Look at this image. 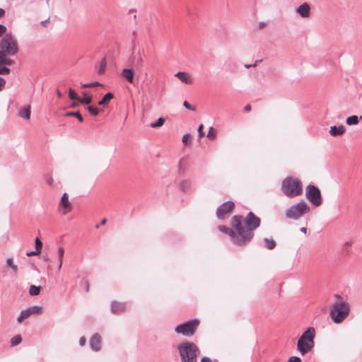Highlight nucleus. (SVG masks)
<instances>
[{
	"label": "nucleus",
	"instance_id": "nucleus-19",
	"mask_svg": "<svg viewBox=\"0 0 362 362\" xmlns=\"http://www.w3.org/2000/svg\"><path fill=\"white\" fill-rule=\"evenodd\" d=\"M18 115L22 118L28 119L30 117V106L22 107L18 112Z\"/></svg>",
	"mask_w": 362,
	"mask_h": 362
},
{
	"label": "nucleus",
	"instance_id": "nucleus-22",
	"mask_svg": "<svg viewBox=\"0 0 362 362\" xmlns=\"http://www.w3.org/2000/svg\"><path fill=\"white\" fill-rule=\"evenodd\" d=\"M83 98H78V102L83 105H88L92 101V98L90 95H88L86 92L83 93Z\"/></svg>",
	"mask_w": 362,
	"mask_h": 362
},
{
	"label": "nucleus",
	"instance_id": "nucleus-47",
	"mask_svg": "<svg viewBox=\"0 0 362 362\" xmlns=\"http://www.w3.org/2000/svg\"><path fill=\"white\" fill-rule=\"evenodd\" d=\"M175 331L178 334L181 333V324L176 326Z\"/></svg>",
	"mask_w": 362,
	"mask_h": 362
},
{
	"label": "nucleus",
	"instance_id": "nucleus-24",
	"mask_svg": "<svg viewBox=\"0 0 362 362\" xmlns=\"http://www.w3.org/2000/svg\"><path fill=\"white\" fill-rule=\"evenodd\" d=\"M193 77L190 74L182 72V83L191 85L193 83Z\"/></svg>",
	"mask_w": 362,
	"mask_h": 362
},
{
	"label": "nucleus",
	"instance_id": "nucleus-1",
	"mask_svg": "<svg viewBox=\"0 0 362 362\" xmlns=\"http://www.w3.org/2000/svg\"><path fill=\"white\" fill-rule=\"evenodd\" d=\"M260 218L252 212H250L245 218L242 216H234L230 220L231 228L219 226L218 229L228 235L232 241L242 246L250 242L253 238V230L260 225Z\"/></svg>",
	"mask_w": 362,
	"mask_h": 362
},
{
	"label": "nucleus",
	"instance_id": "nucleus-51",
	"mask_svg": "<svg viewBox=\"0 0 362 362\" xmlns=\"http://www.w3.org/2000/svg\"><path fill=\"white\" fill-rule=\"evenodd\" d=\"M43 260L45 262H50V258L47 255H44Z\"/></svg>",
	"mask_w": 362,
	"mask_h": 362
},
{
	"label": "nucleus",
	"instance_id": "nucleus-54",
	"mask_svg": "<svg viewBox=\"0 0 362 362\" xmlns=\"http://www.w3.org/2000/svg\"><path fill=\"white\" fill-rule=\"evenodd\" d=\"M175 77L178 78L181 80V71H178L177 74H175Z\"/></svg>",
	"mask_w": 362,
	"mask_h": 362
},
{
	"label": "nucleus",
	"instance_id": "nucleus-21",
	"mask_svg": "<svg viewBox=\"0 0 362 362\" xmlns=\"http://www.w3.org/2000/svg\"><path fill=\"white\" fill-rule=\"evenodd\" d=\"M64 255V250L62 247H59L57 250V257H58V266L57 269L58 271H59L62 268V263H63V258Z\"/></svg>",
	"mask_w": 362,
	"mask_h": 362
},
{
	"label": "nucleus",
	"instance_id": "nucleus-34",
	"mask_svg": "<svg viewBox=\"0 0 362 362\" xmlns=\"http://www.w3.org/2000/svg\"><path fill=\"white\" fill-rule=\"evenodd\" d=\"M182 143L188 146L191 144V136L189 134H185L182 136Z\"/></svg>",
	"mask_w": 362,
	"mask_h": 362
},
{
	"label": "nucleus",
	"instance_id": "nucleus-31",
	"mask_svg": "<svg viewBox=\"0 0 362 362\" xmlns=\"http://www.w3.org/2000/svg\"><path fill=\"white\" fill-rule=\"evenodd\" d=\"M209 139L214 140L216 136V131L214 127H210L207 136Z\"/></svg>",
	"mask_w": 362,
	"mask_h": 362
},
{
	"label": "nucleus",
	"instance_id": "nucleus-39",
	"mask_svg": "<svg viewBox=\"0 0 362 362\" xmlns=\"http://www.w3.org/2000/svg\"><path fill=\"white\" fill-rule=\"evenodd\" d=\"M182 105H184L185 107H186L187 109L189 110H192V111H196V106L195 105H192L191 104H189L188 102L187 101H184L182 103Z\"/></svg>",
	"mask_w": 362,
	"mask_h": 362
},
{
	"label": "nucleus",
	"instance_id": "nucleus-2",
	"mask_svg": "<svg viewBox=\"0 0 362 362\" xmlns=\"http://www.w3.org/2000/svg\"><path fill=\"white\" fill-rule=\"evenodd\" d=\"M281 189L286 197L292 198L303 193V184L298 177H287L283 180Z\"/></svg>",
	"mask_w": 362,
	"mask_h": 362
},
{
	"label": "nucleus",
	"instance_id": "nucleus-46",
	"mask_svg": "<svg viewBox=\"0 0 362 362\" xmlns=\"http://www.w3.org/2000/svg\"><path fill=\"white\" fill-rule=\"evenodd\" d=\"M86 339L84 337H81L79 339V344L80 346H83L86 344Z\"/></svg>",
	"mask_w": 362,
	"mask_h": 362
},
{
	"label": "nucleus",
	"instance_id": "nucleus-8",
	"mask_svg": "<svg viewBox=\"0 0 362 362\" xmlns=\"http://www.w3.org/2000/svg\"><path fill=\"white\" fill-rule=\"evenodd\" d=\"M305 196L308 200L315 206H320L322 203L321 192L315 185H309L307 186Z\"/></svg>",
	"mask_w": 362,
	"mask_h": 362
},
{
	"label": "nucleus",
	"instance_id": "nucleus-17",
	"mask_svg": "<svg viewBox=\"0 0 362 362\" xmlns=\"http://www.w3.org/2000/svg\"><path fill=\"white\" fill-rule=\"evenodd\" d=\"M345 131L346 129L343 125H340L339 127L332 126L330 127L329 134L332 136H337L344 134Z\"/></svg>",
	"mask_w": 362,
	"mask_h": 362
},
{
	"label": "nucleus",
	"instance_id": "nucleus-6",
	"mask_svg": "<svg viewBox=\"0 0 362 362\" xmlns=\"http://www.w3.org/2000/svg\"><path fill=\"white\" fill-rule=\"evenodd\" d=\"M199 350L197 345L191 342H182V362H197Z\"/></svg>",
	"mask_w": 362,
	"mask_h": 362
},
{
	"label": "nucleus",
	"instance_id": "nucleus-37",
	"mask_svg": "<svg viewBox=\"0 0 362 362\" xmlns=\"http://www.w3.org/2000/svg\"><path fill=\"white\" fill-rule=\"evenodd\" d=\"M10 73V69L6 67V66L0 65V74L1 75H8Z\"/></svg>",
	"mask_w": 362,
	"mask_h": 362
},
{
	"label": "nucleus",
	"instance_id": "nucleus-59",
	"mask_svg": "<svg viewBox=\"0 0 362 362\" xmlns=\"http://www.w3.org/2000/svg\"><path fill=\"white\" fill-rule=\"evenodd\" d=\"M300 230H301L303 233H306V228H300Z\"/></svg>",
	"mask_w": 362,
	"mask_h": 362
},
{
	"label": "nucleus",
	"instance_id": "nucleus-3",
	"mask_svg": "<svg viewBox=\"0 0 362 362\" xmlns=\"http://www.w3.org/2000/svg\"><path fill=\"white\" fill-rule=\"evenodd\" d=\"M349 312L350 305L346 301L339 300L332 305L329 315L334 323L340 324L347 318Z\"/></svg>",
	"mask_w": 362,
	"mask_h": 362
},
{
	"label": "nucleus",
	"instance_id": "nucleus-26",
	"mask_svg": "<svg viewBox=\"0 0 362 362\" xmlns=\"http://www.w3.org/2000/svg\"><path fill=\"white\" fill-rule=\"evenodd\" d=\"M41 290V286H37L35 285H31L29 289V293L30 296H37Z\"/></svg>",
	"mask_w": 362,
	"mask_h": 362
},
{
	"label": "nucleus",
	"instance_id": "nucleus-44",
	"mask_svg": "<svg viewBox=\"0 0 362 362\" xmlns=\"http://www.w3.org/2000/svg\"><path fill=\"white\" fill-rule=\"evenodd\" d=\"M288 362H301V360L300 358L298 357H296V356H291L289 360H288Z\"/></svg>",
	"mask_w": 362,
	"mask_h": 362
},
{
	"label": "nucleus",
	"instance_id": "nucleus-10",
	"mask_svg": "<svg viewBox=\"0 0 362 362\" xmlns=\"http://www.w3.org/2000/svg\"><path fill=\"white\" fill-rule=\"evenodd\" d=\"M235 207L233 202L228 201L221 204L216 211L217 217L220 219H224L230 214Z\"/></svg>",
	"mask_w": 362,
	"mask_h": 362
},
{
	"label": "nucleus",
	"instance_id": "nucleus-40",
	"mask_svg": "<svg viewBox=\"0 0 362 362\" xmlns=\"http://www.w3.org/2000/svg\"><path fill=\"white\" fill-rule=\"evenodd\" d=\"M7 28L2 24H0V37L5 35Z\"/></svg>",
	"mask_w": 362,
	"mask_h": 362
},
{
	"label": "nucleus",
	"instance_id": "nucleus-56",
	"mask_svg": "<svg viewBox=\"0 0 362 362\" xmlns=\"http://www.w3.org/2000/svg\"><path fill=\"white\" fill-rule=\"evenodd\" d=\"M265 25H266V23H262H262H259V28H264Z\"/></svg>",
	"mask_w": 362,
	"mask_h": 362
},
{
	"label": "nucleus",
	"instance_id": "nucleus-53",
	"mask_svg": "<svg viewBox=\"0 0 362 362\" xmlns=\"http://www.w3.org/2000/svg\"><path fill=\"white\" fill-rule=\"evenodd\" d=\"M1 64H6V65H11V59H8L6 58V63H1Z\"/></svg>",
	"mask_w": 362,
	"mask_h": 362
},
{
	"label": "nucleus",
	"instance_id": "nucleus-41",
	"mask_svg": "<svg viewBox=\"0 0 362 362\" xmlns=\"http://www.w3.org/2000/svg\"><path fill=\"white\" fill-rule=\"evenodd\" d=\"M6 56L5 55L4 52L0 50V64L6 63Z\"/></svg>",
	"mask_w": 362,
	"mask_h": 362
},
{
	"label": "nucleus",
	"instance_id": "nucleus-55",
	"mask_svg": "<svg viewBox=\"0 0 362 362\" xmlns=\"http://www.w3.org/2000/svg\"><path fill=\"white\" fill-rule=\"evenodd\" d=\"M57 95L58 98H62V93L60 92L59 90H57Z\"/></svg>",
	"mask_w": 362,
	"mask_h": 362
},
{
	"label": "nucleus",
	"instance_id": "nucleus-28",
	"mask_svg": "<svg viewBox=\"0 0 362 362\" xmlns=\"http://www.w3.org/2000/svg\"><path fill=\"white\" fill-rule=\"evenodd\" d=\"M6 265L15 272L18 270V266L13 263V259L11 257L6 259Z\"/></svg>",
	"mask_w": 362,
	"mask_h": 362
},
{
	"label": "nucleus",
	"instance_id": "nucleus-62",
	"mask_svg": "<svg viewBox=\"0 0 362 362\" xmlns=\"http://www.w3.org/2000/svg\"><path fill=\"white\" fill-rule=\"evenodd\" d=\"M258 61H257L255 64L253 65V66H257V64Z\"/></svg>",
	"mask_w": 362,
	"mask_h": 362
},
{
	"label": "nucleus",
	"instance_id": "nucleus-52",
	"mask_svg": "<svg viewBox=\"0 0 362 362\" xmlns=\"http://www.w3.org/2000/svg\"><path fill=\"white\" fill-rule=\"evenodd\" d=\"M5 14V11L0 8V18L3 17Z\"/></svg>",
	"mask_w": 362,
	"mask_h": 362
},
{
	"label": "nucleus",
	"instance_id": "nucleus-58",
	"mask_svg": "<svg viewBox=\"0 0 362 362\" xmlns=\"http://www.w3.org/2000/svg\"><path fill=\"white\" fill-rule=\"evenodd\" d=\"M107 222V219L106 218H103L102 221H101V223L100 224L101 225H105Z\"/></svg>",
	"mask_w": 362,
	"mask_h": 362
},
{
	"label": "nucleus",
	"instance_id": "nucleus-5",
	"mask_svg": "<svg viewBox=\"0 0 362 362\" xmlns=\"http://www.w3.org/2000/svg\"><path fill=\"white\" fill-rule=\"evenodd\" d=\"M0 48L6 56H13L18 51L16 40L11 34H6L3 37L0 41Z\"/></svg>",
	"mask_w": 362,
	"mask_h": 362
},
{
	"label": "nucleus",
	"instance_id": "nucleus-45",
	"mask_svg": "<svg viewBox=\"0 0 362 362\" xmlns=\"http://www.w3.org/2000/svg\"><path fill=\"white\" fill-rule=\"evenodd\" d=\"M6 84V80L1 77H0V91L3 89Z\"/></svg>",
	"mask_w": 362,
	"mask_h": 362
},
{
	"label": "nucleus",
	"instance_id": "nucleus-29",
	"mask_svg": "<svg viewBox=\"0 0 362 362\" xmlns=\"http://www.w3.org/2000/svg\"><path fill=\"white\" fill-rule=\"evenodd\" d=\"M106 65H107L106 59H105V57H103L100 62V66L98 68V74H103L105 71Z\"/></svg>",
	"mask_w": 362,
	"mask_h": 362
},
{
	"label": "nucleus",
	"instance_id": "nucleus-61",
	"mask_svg": "<svg viewBox=\"0 0 362 362\" xmlns=\"http://www.w3.org/2000/svg\"><path fill=\"white\" fill-rule=\"evenodd\" d=\"M252 66V65H250V64H245V66L246 68H250V67H251Z\"/></svg>",
	"mask_w": 362,
	"mask_h": 362
},
{
	"label": "nucleus",
	"instance_id": "nucleus-30",
	"mask_svg": "<svg viewBox=\"0 0 362 362\" xmlns=\"http://www.w3.org/2000/svg\"><path fill=\"white\" fill-rule=\"evenodd\" d=\"M164 122H165L164 118L160 117V118L158 119V120L156 122H152L150 124V126L152 128H156V127H161L164 124Z\"/></svg>",
	"mask_w": 362,
	"mask_h": 362
},
{
	"label": "nucleus",
	"instance_id": "nucleus-64",
	"mask_svg": "<svg viewBox=\"0 0 362 362\" xmlns=\"http://www.w3.org/2000/svg\"><path fill=\"white\" fill-rule=\"evenodd\" d=\"M360 119H362V115L360 117Z\"/></svg>",
	"mask_w": 362,
	"mask_h": 362
},
{
	"label": "nucleus",
	"instance_id": "nucleus-50",
	"mask_svg": "<svg viewBox=\"0 0 362 362\" xmlns=\"http://www.w3.org/2000/svg\"><path fill=\"white\" fill-rule=\"evenodd\" d=\"M49 18H47V20H45V21H42L40 22V24L44 26V27H46L47 26V23L49 22Z\"/></svg>",
	"mask_w": 362,
	"mask_h": 362
},
{
	"label": "nucleus",
	"instance_id": "nucleus-12",
	"mask_svg": "<svg viewBox=\"0 0 362 362\" xmlns=\"http://www.w3.org/2000/svg\"><path fill=\"white\" fill-rule=\"evenodd\" d=\"M59 206L63 208V214H66L71 210V204L69 200V196L67 193L65 192L63 194L59 202Z\"/></svg>",
	"mask_w": 362,
	"mask_h": 362
},
{
	"label": "nucleus",
	"instance_id": "nucleus-49",
	"mask_svg": "<svg viewBox=\"0 0 362 362\" xmlns=\"http://www.w3.org/2000/svg\"><path fill=\"white\" fill-rule=\"evenodd\" d=\"M201 362H212L211 360L208 357H203L201 359Z\"/></svg>",
	"mask_w": 362,
	"mask_h": 362
},
{
	"label": "nucleus",
	"instance_id": "nucleus-57",
	"mask_svg": "<svg viewBox=\"0 0 362 362\" xmlns=\"http://www.w3.org/2000/svg\"><path fill=\"white\" fill-rule=\"evenodd\" d=\"M177 349L180 353V355L181 356V344L177 345Z\"/></svg>",
	"mask_w": 362,
	"mask_h": 362
},
{
	"label": "nucleus",
	"instance_id": "nucleus-42",
	"mask_svg": "<svg viewBox=\"0 0 362 362\" xmlns=\"http://www.w3.org/2000/svg\"><path fill=\"white\" fill-rule=\"evenodd\" d=\"M203 128H204L203 124H200L198 128V133H199V137H202L204 135V133L203 132Z\"/></svg>",
	"mask_w": 362,
	"mask_h": 362
},
{
	"label": "nucleus",
	"instance_id": "nucleus-15",
	"mask_svg": "<svg viewBox=\"0 0 362 362\" xmlns=\"http://www.w3.org/2000/svg\"><path fill=\"white\" fill-rule=\"evenodd\" d=\"M297 13L302 18H308L310 14V7L308 3H303L297 8Z\"/></svg>",
	"mask_w": 362,
	"mask_h": 362
},
{
	"label": "nucleus",
	"instance_id": "nucleus-48",
	"mask_svg": "<svg viewBox=\"0 0 362 362\" xmlns=\"http://www.w3.org/2000/svg\"><path fill=\"white\" fill-rule=\"evenodd\" d=\"M251 109H252V107H251V105H245V107H244V110H245V112H250V111L251 110Z\"/></svg>",
	"mask_w": 362,
	"mask_h": 362
},
{
	"label": "nucleus",
	"instance_id": "nucleus-14",
	"mask_svg": "<svg viewBox=\"0 0 362 362\" xmlns=\"http://www.w3.org/2000/svg\"><path fill=\"white\" fill-rule=\"evenodd\" d=\"M132 64L136 69H141L144 64V59L141 55V52L139 49L131 58Z\"/></svg>",
	"mask_w": 362,
	"mask_h": 362
},
{
	"label": "nucleus",
	"instance_id": "nucleus-16",
	"mask_svg": "<svg viewBox=\"0 0 362 362\" xmlns=\"http://www.w3.org/2000/svg\"><path fill=\"white\" fill-rule=\"evenodd\" d=\"M126 309V303L117 301H113L111 304V311L115 314H118L124 312Z\"/></svg>",
	"mask_w": 362,
	"mask_h": 362
},
{
	"label": "nucleus",
	"instance_id": "nucleus-60",
	"mask_svg": "<svg viewBox=\"0 0 362 362\" xmlns=\"http://www.w3.org/2000/svg\"><path fill=\"white\" fill-rule=\"evenodd\" d=\"M77 106V104L76 103H73L71 107H76Z\"/></svg>",
	"mask_w": 362,
	"mask_h": 362
},
{
	"label": "nucleus",
	"instance_id": "nucleus-9",
	"mask_svg": "<svg viewBox=\"0 0 362 362\" xmlns=\"http://www.w3.org/2000/svg\"><path fill=\"white\" fill-rule=\"evenodd\" d=\"M42 307L40 305H33L30 306L28 308L21 310L20 315L18 316L17 320L18 322H21L23 320L27 319L31 315L33 314H42Z\"/></svg>",
	"mask_w": 362,
	"mask_h": 362
},
{
	"label": "nucleus",
	"instance_id": "nucleus-13",
	"mask_svg": "<svg viewBox=\"0 0 362 362\" xmlns=\"http://www.w3.org/2000/svg\"><path fill=\"white\" fill-rule=\"evenodd\" d=\"M90 346L94 351H98L101 349V337L98 333H95L90 339Z\"/></svg>",
	"mask_w": 362,
	"mask_h": 362
},
{
	"label": "nucleus",
	"instance_id": "nucleus-32",
	"mask_svg": "<svg viewBox=\"0 0 362 362\" xmlns=\"http://www.w3.org/2000/svg\"><path fill=\"white\" fill-rule=\"evenodd\" d=\"M69 97L71 100H76L78 102L79 97L77 95L76 91L71 88L69 89Z\"/></svg>",
	"mask_w": 362,
	"mask_h": 362
},
{
	"label": "nucleus",
	"instance_id": "nucleus-20",
	"mask_svg": "<svg viewBox=\"0 0 362 362\" xmlns=\"http://www.w3.org/2000/svg\"><path fill=\"white\" fill-rule=\"evenodd\" d=\"M114 98L113 93L109 92L106 93L103 98L98 102L99 105H106L110 100Z\"/></svg>",
	"mask_w": 362,
	"mask_h": 362
},
{
	"label": "nucleus",
	"instance_id": "nucleus-23",
	"mask_svg": "<svg viewBox=\"0 0 362 362\" xmlns=\"http://www.w3.org/2000/svg\"><path fill=\"white\" fill-rule=\"evenodd\" d=\"M64 116L76 117L81 122H83V117L79 112H67L65 113Z\"/></svg>",
	"mask_w": 362,
	"mask_h": 362
},
{
	"label": "nucleus",
	"instance_id": "nucleus-18",
	"mask_svg": "<svg viewBox=\"0 0 362 362\" xmlns=\"http://www.w3.org/2000/svg\"><path fill=\"white\" fill-rule=\"evenodd\" d=\"M122 76L126 78L129 83H134V72L132 69H124L121 74Z\"/></svg>",
	"mask_w": 362,
	"mask_h": 362
},
{
	"label": "nucleus",
	"instance_id": "nucleus-27",
	"mask_svg": "<svg viewBox=\"0 0 362 362\" xmlns=\"http://www.w3.org/2000/svg\"><path fill=\"white\" fill-rule=\"evenodd\" d=\"M265 247L269 250H273L276 247V242L273 239H264Z\"/></svg>",
	"mask_w": 362,
	"mask_h": 362
},
{
	"label": "nucleus",
	"instance_id": "nucleus-25",
	"mask_svg": "<svg viewBox=\"0 0 362 362\" xmlns=\"http://www.w3.org/2000/svg\"><path fill=\"white\" fill-rule=\"evenodd\" d=\"M346 122L348 125H350V126L356 125L359 122V119H358V116L353 115V116L349 117L346 119Z\"/></svg>",
	"mask_w": 362,
	"mask_h": 362
},
{
	"label": "nucleus",
	"instance_id": "nucleus-43",
	"mask_svg": "<svg viewBox=\"0 0 362 362\" xmlns=\"http://www.w3.org/2000/svg\"><path fill=\"white\" fill-rule=\"evenodd\" d=\"M40 253V251L35 250L34 251L27 252L26 255L28 257H30V256H33V255H37Z\"/></svg>",
	"mask_w": 362,
	"mask_h": 362
},
{
	"label": "nucleus",
	"instance_id": "nucleus-36",
	"mask_svg": "<svg viewBox=\"0 0 362 362\" xmlns=\"http://www.w3.org/2000/svg\"><path fill=\"white\" fill-rule=\"evenodd\" d=\"M88 110L92 115L94 116H96L99 112V110L96 107L91 105L88 107Z\"/></svg>",
	"mask_w": 362,
	"mask_h": 362
},
{
	"label": "nucleus",
	"instance_id": "nucleus-4",
	"mask_svg": "<svg viewBox=\"0 0 362 362\" xmlns=\"http://www.w3.org/2000/svg\"><path fill=\"white\" fill-rule=\"evenodd\" d=\"M315 337V329L313 327H309L299 338L297 343V348L302 355L307 354L314 347Z\"/></svg>",
	"mask_w": 362,
	"mask_h": 362
},
{
	"label": "nucleus",
	"instance_id": "nucleus-38",
	"mask_svg": "<svg viewBox=\"0 0 362 362\" xmlns=\"http://www.w3.org/2000/svg\"><path fill=\"white\" fill-rule=\"evenodd\" d=\"M100 85L101 84L99 82L95 81V82L88 83H83V84H81V87L82 88H91V87H94L96 86H100Z\"/></svg>",
	"mask_w": 362,
	"mask_h": 362
},
{
	"label": "nucleus",
	"instance_id": "nucleus-35",
	"mask_svg": "<svg viewBox=\"0 0 362 362\" xmlns=\"http://www.w3.org/2000/svg\"><path fill=\"white\" fill-rule=\"evenodd\" d=\"M35 250L37 251H40V252H41L42 243L40 240V239L39 238H36V239L35 240Z\"/></svg>",
	"mask_w": 362,
	"mask_h": 362
},
{
	"label": "nucleus",
	"instance_id": "nucleus-33",
	"mask_svg": "<svg viewBox=\"0 0 362 362\" xmlns=\"http://www.w3.org/2000/svg\"><path fill=\"white\" fill-rule=\"evenodd\" d=\"M21 341L22 339L21 335H16L11 339V344L12 346H16L19 344L21 342Z\"/></svg>",
	"mask_w": 362,
	"mask_h": 362
},
{
	"label": "nucleus",
	"instance_id": "nucleus-63",
	"mask_svg": "<svg viewBox=\"0 0 362 362\" xmlns=\"http://www.w3.org/2000/svg\"><path fill=\"white\" fill-rule=\"evenodd\" d=\"M134 11L133 9H130L129 12Z\"/></svg>",
	"mask_w": 362,
	"mask_h": 362
},
{
	"label": "nucleus",
	"instance_id": "nucleus-11",
	"mask_svg": "<svg viewBox=\"0 0 362 362\" xmlns=\"http://www.w3.org/2000/svg\"><path fill=\"white\" fill-rule=\"evenodd\" d=\"M199 325V320L194 319L186 323L182 324V335L190 337L192 336L198 326Z\"/></svg>",
	"mask_w": 362,
	"mask_h": 362
},
{
	"label": "nucleus",
	"instance_id": "nucleus-7",
	"mask_svg": "<svg viewBox=\"0 0 362 362\" xmlns=\"http://www.w3.org/2000/svg\"><path fill=\"white\" fill-rule=\"evenodd\" d=\"M308 211L309 206L305 202L302 201L287 209L286 216L290 219H298Z\"/></svg>",
	"mask_w": 362,
	"mask_h": 362
}]
</instances>
